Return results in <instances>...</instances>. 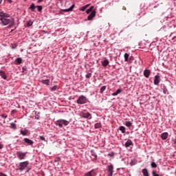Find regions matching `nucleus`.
Segmentation results:
<instances>
[{
    "label": "nucleus",
    "instance_id": "nucleus-32",
    "mask_svg": "<svg viewBox=\"0 0 176 176\" xmlns=\"http://www.w3.org/2000/svg\"><path fill=\"white\" fill-rule=\"evenodd\" d=\"M10 128L12 129L13 130H16V129H17V126L14 122H12L10 124Z\"/></svg>",
    "mask_w": 176,
    "mask_h": 176
},
{
    "label": "nucleus",
    "instance_id": "nucleus-63",
    "mask_svg": "<svg viewBox=\"0 0 176 176\" xmlns=\"http://www.w3.org/2000/svg\"><path fill=\"white\" fill-rule=\"evenodd\" d=\"M24 1H27V0H24Z\"/></svg>",
    "mask_w": 176,
    "mask_h": 176
},
{
    "label": "nucleus",
    "instance_id": "nucleus-52",
    "mask_svg": "<svg viewBox=\"0 0 176 176\" xmlns=\"http://www.w3.org/2000/svg\"><path fill=\"white\" fill-rule=\"evenodd\" d=\"M0 149H3V144L2 143H0Z\"/></svg>",
    "mask_w": 176,
    "mask_h": 176
},
{
    "label": "nucleus",
    "instance_id": "nucleus-35",
    "mask_svg": "<svg viewBox=\"0 0 176 176\" xmlns=\"http://www.w3.org/2000/svg\"><path fill=\"white\" fill-rule=\"evenodd\" d=\"M95 129H101V122H98L94 124Z\"/></svg>",
    "mask_w": 176,
    "mask_h": 176
},
{
    "label": "nucleus",
    "instance_id": "nucleus-18",
    "mask_svg": "<svg viewBox=\"0 0 176 176\" xmlns=\"http://www.w3.org/2000/svg\"><path fill=\"white\" fill-rule=\"evenodd\" d=\"M14 63L16 65H20V64H23L24 61H23V58H17L15 59Z\"/></svg>",
    "mask_w": 176,
    "mask_h": 176
},
{
    "label": "nucleus",
    "instance_id": "nucleus-44",
    "mask_svg": "<svg viewBox=\"0 0 176 176\" xmlns=\"http://www.w3.org/2000/svg\"><path fill=\"white\" fill-rule=\"evenodd\" d=\"M152 175L153 176H160V175H159L156 171L153 170L152 172Z\"/></svg>",
    "mask_w": 176,
    "mask_h": 176
},
{
    "label": "nucleus",
    "instance_id": "nucleus-11",
    "mask_svg": "<svg viewBox=\"0 0 176 176\" xmlns=\"http://www.w3.org/2000/svg\"><path fill=\"white\" fill-rule=\"evenodd\" d=\"M97 173H96V169H92L90 171L85 173L84 176H96Z\"/></svg>",
    "mask_w": 176,
    "mask_h": 176
},
{
    "label": "nucleus",
    "instance_id": "nucleus-49",
    "mask_svg": "<svg viewBox=\"0 0 176 176\" xmlns=\"http://www.w3.org/2000/svg\"><path fill=\"white\" fill-rule=\"evenodd\" d=\"M16 47H17V45L14 44L12 46V49L14 50L16 49Z\"/></svg>",
    "mask_w": 176,
    "mask_h": 176
},
{
    "label": "nucleus",
    "instance_id": "nucleus-33",
    "mask_svg": "<svg viewBox=\"0 0 176 176\" xmlns=\"http://www.w3.org/2000/svg\"><path fill=\"white\" fill-rule=\"evenodd\" d=\"M93 9H94V6H91L89 9H87L86 10V13H87V14H90V12L93 10Z\"/></svg>",
    "mask_w": 176,
    "mask_h": 176
},
{
    "label": "nucleus",
    "instance_id": "nucleus-16",
    "mask_svg": "<svg viewBox=\"0 0 176 176\" xmlns=\"http://www.w3.org/2000/svg\"><path fill=\"white\" fill-rule=\"evenodd\" d=\"M161 139L164 141L165 140H167L168 138V132H164L160 135Z\"/></svg>",
    "mask_w": 176,
    "mask_h": 176
},
{
    "label": "nucleus",
    "instance_id": "nucleus-34",
    "mask_svg": "<svg viewBox=\"0 0 176 176\" xmlns=\"http://www.w3.org/2000/svg\"><path fill=\"white\" fill-rule=\"evenodd\" d=\"M34 24V21L29 20L27 23H26V25L27 27H31V25H32Z\"/></svg>",
    "mask_w": 176,
    "mask_h": 176
},
{
    "label": "nucleus",
    "instance_id": "nucleus-8",
    "mask_svg": "<svg viewBox=\"0 0 176 176\" xmlns=\"http://www.w3.org/2000/svg\"><path fill=\"white\" fill-rule=\"evenodd\" d=\"M91 156L93 157L91 159L92 162H96L97 159H98V156L97 155V153L94 149L90 150Z\"/></svg>",
    "mask_w": 176,
    "mask_h": 176
},
{
    "label": "nucleus",
    "instance_id": "nucleus-60",
    "mask_svg": "<svg viewBox=\"0 0 176 176\" xmlns=\"http://www.w3.org/2000/svg\"><path fill=\"white\" fill-rule=\"evenodd\" d=\"M3 0H0V5H1V3H2V1H3Z\"/></svg>",
    "mask_w": 176,
    "mask_h": 176
},
{
    "label": "nucleus",
    "instance_id": "nucleus-31",
    "mask_svg": "<svg viewBox=\"0 0 176 176\" xmlns=\"http://www.w3.org/2000/svg\"><path fill=\"white\" fill-rule=\"evenodd\" d=\"M136 163H137V160L134 158L131 160V162H130L131 166H135Z\"/></svg>",
    "mask_w": 176,
    "mask_h": 176
},
{
    "label": "nucleus",
    "instance_id": "nucleus-58",
    "mask_svg": "<svg viewBox=\"0 0 176 176\" xmlns=\"http://www.w3.org/2000/svg\"><path fill=\"white\" fill-rule=\"evenodd\" d=\"M174 144L176 145V138H175V140H173Z\"/></svg>",
    "mask_w": 176,
    "mask_h": 176
},
{
    "label": "nucleus",
    "instance_id": "nucleus-42",
    "mask_svg": "<svg viewBox=\"0 0 176 176\" xmlns=\"http://www.w3.org/2000/svg\"><path fill=\"white\" fill-rule=\"evenodd\" d=\"M85 78L87 79H90V78H91V73H88L85 75Z\"/></svg>",
    "mask_w": 176,
    "mask_h": 176
},
{
    "label": "nucleus",
    "instance_id": "nucleus-13",
    "mask_svg": "<svg viewBox=\"0 0 176 176\" xmlns=\"http://www.w3.org/2000/svg\"><path fill=\"white\" fill-rule=\"evenodd\" d=\"M161 89L163 91L164 94H170V92L168 91V89H167V86H166V85H162L161 86Z\"/></svg>",
    "mask_w": 176,
    "mask_h": 176
},
{
    "label": "nucleus",
    "instance_id": "nucleus-37",
    "mask_svg": "<svg viewBox=\"0 0 176 176\" xmlns=\"http://www.w3.org/2000/svg\"><path fill=\"white\" fill-rule=\"evenodd\" d=\"M151 168H156V167H157V164H156L155 162H152L151 163Z\"/></svg>",
    "mask_w": 176,
    "mask_h": 176
},
{
    "label": "nucleus",
    "instance_id": "nucleus-61",
    "mask_svg": "<svg viewBox=\"0 0 176 176\" xmlns=\"http://www.w3.org/2000/svg\"><path fill=\"white\" fill-rule=\"evenodd\" d=\"M175 38H176V36H173V39H175Z\"/></svg>",
    "mask_w": 176,
    "mask_h": 176
},
{
    "label": "nucleus",
    "instance_id": "nucleus-55",
    "mask_svg": "<svg viewBox=\"0 0 176 176\" xmlns=\"http://www.w3.org/2000/svg\"><path fill=\"white\" fill-rule=\"evenodd\" d=\"M108 156L112 157V156H113V153H109V154H108Z\"/></svg>",
    "mask_w": 176,
    "mask_h": 176
},
{
    "label": "nucleus",
    "instance_id": "nucleus-53",
    "mask_svg": "<svg viewBox=\"0 0 176 176\" xmlns=\"http://www.w3.org/2000/svg\"><path fill=\"white\" fill-rule=\"evenodd\" d=\"M0 176H7V175L3 173H0Z\"/></svg>",
    "mask_w": 176,
    "mask_h": 176
},
{
    "label": "nucleus",
    "instance_id": "nucleus-17",
    "mask_svg": "<svg viewBox=\"0 0 176 176\" xmlns=\"http://www.w3.org/2000/svg\"><path fill=\"white\" fill-rule=\"evenodd\" d=\"M157 6H159V4H155V2H151L149 3L148 6V9H153V8H157Z\"/></svg>",
    "mask_w": 176,
    "mask_h": 176
},
{
    "label": "nucleus",
    "instance_id": "nucleus-2",
    "mask_svg": "<svg viewBox=\"0 0 176 176\" xmlns=\"http://www.w3.org/2000/svg\"><path fill=\"white\" fill-rule=\"evenodd\" d=\"M54 124L56 126H58L59 128L65 127V126H68L69 124V121L64 119H60L56 120Z\"/></svg>",
    "mask_w": 176,
    "mask_h": 176
},
{
    "label": "nucleus",
    "instance_id": "nucleus-3",
    "mask_svg": "<svg viewBox=\"0 0 176 176\" xmlns=\"http://www.w3.org/2000/svg\"><path fill=\"white\" fill-rule=\"evenodd\" d=\"M29 164H30V162L28 161L20 162L19 166H17V168L19 171H24V169L27 168Z\"/></svg>",
    "mask_w": 176,
    "mask_h": 176
},
{
    "label": "nucleus",
    "instance_id": "nucleus-12",
    "mask_svg": "<svg viewBox=\"0 0 176 176\" xmlns=\"http://www.w3.org/2000/svg\"><path fill=\"white\" fill-rule=\"evenodd\" d=\"M81 118H83L84 119H91V114L89 112L82 113Z\"/></svg>",
    "mask_w": 176,
    "mask_h": 176
},
{
    "label": "nucleus",
    "instance_id": "nucleus-45",
    "mask_svg": "<svg viewBox=\"0 0 176 176\" xmlns=\"http://www.w3.org/2000/svg\"><path fill=\"white\" fill-rule=\"evenodd\" d=\"M54 162H61V158L60 157H57L55 158Z\"/></svg>",
    "mask_w": 176,
    "mask_h": 176
},
{
    "label": "nucleus",
    "instance_id": "nucleus-29",
    "mask_svg": "<svg viewBox=\"0 0 176 176\" xmlns=\"http://www.w3.org/2000/svg\"><path fill=\"white\" fill-rule=\"evenodd\" d=\"M124 124L126 126V127H131L133 126V123H131V122L130 121H125V122L124 123Z\"/></svg>",
    "mask_w": 176,
    "mask_h": 176
},
{
    "label": "nucleus",
    "instance_id": "nucleus-38",
    "mask_svg": "<svg viewBox=\"0 0 176 176\" xmlns=\"http://www.w3.org/2000/svg\"><path fill=\"white\" fill-rule=\"evenodd\" d=\"M130 56V55L127 53H125L124 55V60L125 61H129V57Z\"/></svg>",
    "mask_w": 176,
    "mask_h": 176
},
{
    "label": "nucleus",
    "instance_id": "nucleus-41",
    "mask_svg": "<svg viewBox=\"0 0 176 176\" xmlns=\"http://www.w3.org/2000/svg\"><path fill=\"white\" fill-rule=\"evenodd\" d=\"M64 12L65 13H68V12H71V11L69 10V8H67V9H61L60 12Z\"/></svg>",
    "mask_w": 176,
    "mask_h": 176
},
{
    "label": "nucleus",
    "instance_id": "nucleus-23",
    "mask_svg": "<svg viewBox=\"0 0 176 176\" xmlns=\"http://www.w3.org/2000/svg\"><path fill=\"white\" fill-rule=\"evenodd\" d=\"M89 6H90V4H86L85 6L79 8V10L80 12H85V10L89 8Z\"/></svg>",
    "mask_w": 176,
    "mask_h": 176
},
{
    "label": "nucleus",
    "instance_id": "nucleus-20",
    "mask_svg": "<svg viewBox=\"0 0 176 176\" xmlns=\"http://www.w3.org/2000/svg\"><path fill=\"white\" fill-rule=\"evenodd\" d=\"M143 74L145 78H149V76L151 75V71L148 69H146L144 70Z\"/></svg>",
    "mask_w": 176,
    "mask_h": 176
},
{
    "label": "nucleus",
    "instance_id": "nucleus-50",
    "mask_svg": "<svg viewBox=\"0 0 176 176\" xmlns=\"http://www.w3.org/2000/svg\"><path fill=\"white\" fill-rule=\"evenodd\" d=\"M54 166H58L60 164V162H54Z\"/></svg>",
    "mask_w": 176,
    "mask_h": 176
},
{
    "label": "nucleus",
    "instance_id": "nucleus-24",
    "mask_svg": "<svg viewBox=\"0 0 176 176\" xmlns=\"http://www.w3.org/2000/svg\"><path fill=\"white\" fill-rule=\"evenodd\" d=\"M120 93H122V89H117L115 92L111 94V96H113V97L118 96V94H120Z\"/></svg>",
    "mask_w": 176,
    "mask_h": 176
},
{
    "label": "nucleus",
    "instance_id": "nucleus-54",
    "mask_svg": "<svg viewBox=\"0 0 176 176\" xmlns=\"http://www.w3.org/2000/svg\"><path fill=\"white\" fill-rule=\"evenodd\" d=\"M7 2H8V3H13V1H12V0H7Z\"/></svg>",
    "mask_w": 176,
    "mask_h": 176
},
{
    "label": "nucleus",
    "instance_id": "nucleus-46",
    "mask_svg": "<svg viewBox=\"0 0 176 176\" xmlns=\"http://www.w3.org/2000/svg\"><path fill=\"white\" fill-rule=\"evenodd\" d=\"M39 140H41V141H46V140L45 139V137L43 136H40Z\"/></svg>",
    "mask_w": 176,
    "mask_h": 176
},
{
    "label": "nucleus",
    "instance_id": "nucleus-22",
    "mask_svg": "<svg viewBox=\"0 0 176 176\" xmlns=\"http://www.w3.org/2000/svg\"><path fill=\"white\" fill-rule=\"evenodd\" d=\"M101 63H102V67H107L109 64V60H108V59L105 58Z\"/></svg>",
    "mask_w": 176,
    "mask_h": 176
},
{
    "label": "nucleus",
    "instance_id": "nucleus-10",
    "mask_svg": "<svg viewBox=\"0 0 176 176\" xmlns=\"http://www.w3.org/2000/svg\"><path fill=\"white\" fill-rule=\"evenodd\" d=\"M160 80H161V79H160V76H159V75H155V76H154V85H155V86H159V83H160Z\"/></svg>",
    "mask_w": 176,
    "mask_h": 176
},
{
    "label": "nucleus",
    "instance_id": "nucleus-30",
    "mask_svg": "<svg viewBox=\"0 0 176 176\" xmlns=\"http://www.w3.org/2000/svg\"><path fill=\"white\" fill-rule=\"evenodd\" d=\"M106 89H107V86L104 85V86L101 87L100 89V94H102L104 93V91H105Z\"/></svg>",
    "mask_w": 176,
    "mask_h": 176
},
{
    "label": "nucleus",
    "instance_id": "nucleus-51",
    "mask_svg": "<svg viewBox=\"0 0 176 176\" xmlns=\"http://www.w3.org/2000/svg\"><path fill=\"white\" fill-rule=\"evenodd\" d=\"M16 112V109H13L11 111V115H13Z\"/></svg>",
    "mask_w": 176,
    "mask_h": 176
},
{
    "label": "nucleus",
    "instance_id": "nucleus-25",
    "mask_svg": "<svg viewBox=\"0 0 176 176\" xmlns=\"http://www.w3.org/2000/svg\"><path fill=\"white\" fill-rule=\"evenodd\" d=\"M31 12H35V9H36V6H35V4L32 3L30 6L28 8Z\"/></svg>",
    "mask_w": 176,
    "mask_h": 176
},
{
    "label": "nucleus",
    "instance_id": "nucleus-1",
    "mask_svg": "<svg viewBox=\"0 0 176 176\" xmlns=\"http://www.w3.org/2000/svg\"><path fill=\"white\" fill-rule=\"evenodd\" d=\"M0 24L1 25H8V28H12L14 25V19L7 16L0 17Z\"/></svg>",
    "mask_w": 176,
    "mask_h": 176
},
{
    "label": "nucleus",
    "instance_id": "nucleus-26",
    "mask_svg": "<svg viewBox=\"0 0 176 176\" xmlns=\"http://www.w3.org/2000/svg\"><path fill=\"white\" fill-rule=\"evenodd\" d=\"M41 83H43V85H46V86H49L50 85V80L49 79L42 80Z\"/></svg>",
    "mask_w": 176,
    "mask_h": 176
},
{
    "label": "nucleus",
    "instance_id": "nucleus-15",
    "mask_svg": "<svg viewBox=\"0 0 176 176\" xmlns=\"http://www.w3.org/2000/svg\"><path fill=\"white\" fill-rule=\"evenodd\" d=\"M0 76H1L2 79L6 80L8 79V75L5 71L0 70Z\"/></svg>",
    "mask_w": 176,
    "mask_h": 176
},
{
    "label": "nucleus",
    "instance_id": "nucleus-59",
    "mask_svg": "<svg viewBox=\"0 0 176 176\" xmlns=\"http://www.w3.org/2000/svg\"><path fill=\"white\" fill-rule=\"evenodd\" d=\"M30 170H31V169H27V170H25V173H30Z\"/></svg>",
    "mask_w": 176,
    "mask_h": 176
},
{
    "label": "nucleus",
    "instance_id": "nucleus-62",
    "mask_svg": "<svg viewBox=\"0 0 176 176\" xmlns=\"http://www.w3.org/2000/svg\"><path fill=\"white\" fill-rule=\"evenodd\" d=\"M108 24H109V26L111 27V24L109 23Z\"/></svg>",
    "mask_w": 176,
    "mask_h": 176
},
{
    "label": "nucleus",
    "instance_id": "nucleus-57",
    "mask_svg": "<svg viewBox=\"0 0 176 176\" xmlns=\"http://www.w3.org/2000/svg\"><path fill=\"white\" fill-rule=\"evenodd\" d=\"M43 34H47V31H46V30H43Z\"/></svg>",
    "mask_w": 176,
    "mask_h": 176
},
{
    "label": "nucleus",
    "instance_id": "nucleus-14",
    "mask_svg": "<svg viewBox=\"0 0 176 176\" xmlns=\"http://www.w3.org/2000/svg\"><path fill=\"white\" fill-rule=\"evenodd\" d=\"M20 134L23 135V137H25L30 134V130L25 129L24 130H21L20 131Z\"/></svg>",
    "mask_w": 176,
    "mask_h": 176
},
{
    "label": "nucleus",
    "instance_id": "nucleus-43",
    "mask_svg": "<svg viewBox=\"0 0 176 176\" xmlns=\"http://www.w3.org/2000/svg\"><path fill=\"white\" fill-rule=\"evenodd\" d=\"M74 8H75V4H72L69 8V10L70 12H72V10H74Z\"/></svg>",
    "mask_w": 176,
    "mask_h": 176
},
{
    "label": "nucleus",
    "instance_id": "nucleus-48",
    "mask_svg": "<svg viewBox=\"0 0 176 176\" xmlns=\"http://www.w3.org/2000/svg\"><path fill=\"white\" fill-rule=\"evenodd\" d=\"M1 118H3L4 119H6V118H8V116L7 115H5V114H2L1 115Z\"/></svg>",
    "mask_w": 176,
    "mask_h": 176
},
{
    "label": "nucleus",
    "instance_id": "nucleus-39",
    "mask_svg": "<svg viewBox=\"0 0 176 176\" xmlns=\"http://www.w3.org/2000/svg\"><path fill=\"white\" fill-rule=\"evenodd\" d=\"M8 14L2 11H0V17H6Z\"/></svg>",
    "mask_w": 176,
    "mask_h": 176
},
{
    "label": "nucleus",
    "instance_id": "nucleus-27",
    "mask_svg": "<svg viewBox=\"0 0 176 176\" xmlns=\"http://www.w3.org/2000/svg\"><path fill=\"white\" fill-rule=\"evenodd\" d=\"M118 130L121 131L122 134H124V133H126V127H124V126H120V127L118 128Z\"/></svg>",
    "mask_w": 176,
    "mask_h": 176
},
{
    "label": "nucleus",
    "instance_id": "nucleus-7",
    "mask_svg": "<svg viewBox=\"0 0 176 176\" xmlns=\"http://www.w3.org/2000/svg\"><path fill=\"white\" fill-rule=\"evenodd\" d=\"M107 175L108 176L113 175V165L112 164L107 165Z\"/></svg>",
    "mask_w": 176,
    "mask_h": 176
},
{
    "label": "nucleus",
    "instance_id": "nucleus-56",
    "mask_svg": "<svg viewBox=\"0 0 176 176\" xmlns=\"http://www.w3.org/2000/svg\"><path fill=\"white\" fill-rule=\"evenodd\" d=\"M42 1H43V0H38L37 2H38V3H41V2H42Z\"/></svg>",
    "mask_w": 176,
    "mask_h": 176
},
{
    "label": "nucleus",
    "instance_id": "nucleus-9",
    "mask_svg": "<svg viewBox=\"0 0 176 176\" xmlns=\"http://www.w3.org/2000/svg\"><path fill=\"white\" fill-rule=\"evenodd\" d=\"M96 10H92L90 13V14L87 16V21H91L94 17H96Z\"/></svg>",
    "mask_w": 176,
    "mask_h": 176
},
{
    "label": "nucleus",
    "instance_id": "nucleus-36",
    "mask_svg": "<svg viewBox=\"0 0 176 176\" xmlns=\"http://www.w3.org/2000/svg\"><path fill=\"white\" fill-rule=\"evenodd\" d=\"M36 8H37V10L39 12H41L42 10L43 9V7L42 6H36Z\"/></svg>",
    "mask_w": 176,
    "mask_h": 176
},
{
    "label": "nucleus",
    "instance_id": "nucleus-21",
    "mask_svg": "<svg viewBox=\"0 0 176 176\" xmlns=\"http://www.w3.org/2000/svg\"><path fill=\"white\" fill-rule=\"evenodd\" d=\"M131 145H133V142L131 141V140L128 139L124 144V146L125 148H129V146H130Z\"/></svg>",
    "mask_w": 176,
    "mask_h": 176
},
{
    "label": "nucleus",
    "instance_id": "nucleus-40",
    "mask_svg": "<svg viewBox=\"0 0 176 176\" xmlns=\"http://www.w3.org/2000/svg\"><path fill=\"white\" fill-rule=\"evenodd\" d=\"M50 89L51 91H56L57 90V85L51 87Z\"/></svg>",
    "mask_w": 176,
    "mask_h": 176
},
{
    "label": "nucleus",
    "instance_id": "nucleus-28",
    "mask_svg": "<svg viewBox=\"0 0 176 176\" xmlns=\"http://www.w3.org/2000/svg\"><path fill=\"white\" fill-rule=\"evenodd\" d=\"M142 173L144 176H149V173L148 172V169H146V168H144L142 170Z\"/></svg>",
    "mask_w": 176,
    "mask_h": 176
},
{
    "label": "nucleus",
    "instance_id": "nucleus-5",
    "mask_svg": "<svg viewBox=\"0 0 176 176\" xmlns=\"http://www.w3.org/2000/svg\"><path fill=\"white\" fill-rule=\"evenodd\" d=\"M76 102L78 105H83V104H86V102H87V98L82 95L78 98Z\"/></svg>",
    "mask_w": 176,
    "mask_h": 176
},
{
    "label": "nucleus",
    "instance_id": "nucleus-19",
    "mask_svg": "<svg viewBox=\"0 0 176 176\" xmlns=\"http://www.w3.org/2000/svg\"><path fill=\"white\" fill-rule=\"evenodd\" d=\"M33 113H34L35 115L34 119H36V120H39V119H41V112L34 111Z\"/></svg>",
    "mask_w": 176,
    "mask_h": 176
},
{
    "label": "nucleus",
    "instance_id": "nucleus-6",
    "mask_svg": "<svg viewBox=\"0 0 176 176\" xmlns=\"http://www.w3.org/2000/svg\"><path fill=\"white\" fill-rule=\"evenodd\" d=\"M23 141V145H26L29 146H32L34 145V141L30 138H24Z\"/></svg>",
    "mask_w": 176,
    "mask_h": 176
},
{
    "label": "nucleus",
    "instance_id": "nucleus-47",
    "mask_svg": "<svg viewBox=\"0 0 176 176\" xmlns=\"http://www.w3.org/2000/svg\"><path fill=\"white\" fill-rule=\"evenodd\" d=\"M27 71V67H22V72H25Z\"/></svg>",
    "mask_w": 176,
    "mask_h": 176
},
{
    "label": "nucleus",
    "instance_id": "nucleus-4",
    "mask_svg": "<svg viewBox=\"0 0 176 176\" xmlns=\"http://www.w3.org/2000/svg\"><path fill=\"white\" fill-rule=\"evenodd\" d=\"M16 157L19 160H25L27 159V153L23 151H16Z\"/></svg>",
    "mask_w": 176,
    "mask_h": 176
}]
</instances>
